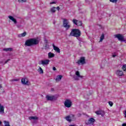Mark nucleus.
Here are the masks:
<instances>
[{
  "label": "nucleus",
  "instance_id": "nucleus-1",
  "mask_svg": "<svg viewBox=\"0 0 126 126\" xmlns=\"http://www.w3.org/2000/svg\"><path fill=\"white\" fill-rule=\"evenodd\" d=\"M39 44V40L36 38H30L27 39L25 42V45L27 47H31Z\"/></svg>",
  "mask_w": 126,
  "mask_h": 126
},
{
  "label": "nucleus",
  "instance_id": "nucleus-2",
  "mask_svg": "<svg viewBox=\"0 0 126 126\" xmlns=\"http://www.w3.org/2000/svg\"><path fill=\"white\" fill-rule=\"evenodd\" d=\"M69 36H71V37H76L77 38H79V37L81 36V32H80V30L77 29H71Z\"/></svg>",
  "mask_w": 126,
  "mask_h": 126
},
{
  "label": "nucleus",
  "instance_id": "nucleus-3",
  "mask_svg": "<svg viewBox=\"0 0 126 126\" xmlns=\"http://www.w3.org/2000/svg\"><path fill=\"white\" fill-rule=\"evenodd\" d=\"M63 27L66 29V30H68V29L70 28V25H69V22L68 21V20L64 19L63 20Z\"/></svg>",
  "mask_w": 126,
  "mask_h": 126
},
{
  "label": "nucleus",
  "instance_id": "nucleus-4",
  "mask_svg": "<svg viewBox=\"0 0 126 126\" xmlns=\"http://www.w3.org/2000/svg\"><path fill=\"white\" fill-rule=\"evenodd\" d=\"M74 115L73 114H70V115H68L66 116L64 119L67 121V122H68L69 123H70L72 122V120H74Z\"/></svg>",
  "mask_w": 126,
  "mask_h": 126
},
{
  "label": "nucleus",
  "instance_id": "nucleus-5",
  "mask_svg": "<svg viewBox=\"0 0 126 126\" xmlns=\"http://www.w3.org/2000/svg\"><path fill=\"white\" fill-rule=\"evenodd\" d=\"M64 105L66 108H70L72 105V102L69 99H65L64 102Z\"/></svg>",
  "mask_w": 126,
  "mask_h": 126
},
{
  "label": "nucleus",
  "instance_id": "nucleus-6",
  "mask_svg": "<svg viewBox=\"0 0 126 126\" xmlns=\"http://www.w3.org/2000/svg\"><path fill=\"white\" fill-rule=\"evenodd\" d=\"M72 22L73 24H75V25H76L77 26H81L82 25V22L81 21L75 19H73Z\"/></svg>",
  "mask_w": 126,
  "mask_h": 126
},
{
  "label": "nucleus",
  "instance_id": "nucleus-7",
  "mask_svg": "<svg viewBox=\"0 0 126 126\" xmlns=\"http://www.w3.org/2000/svg\"><path fill=\"white\" fill-rule=\"evenodd\" d=\"M21 81L22 82V84H23V85H28L29 83V80L27 77L22 78Z\"/></svg>",
  "mask_w": 126,
  "mask_h": 126
},
{
  "label": "nucleus",
  "instance_id": "nucleus-8",
  "mask_svg": "<svg viewBox=\"0 0 126 126\" xmlns=\"http://www.w3.org/2000/svg\"><path fill=\"white\" fill-rule=\"evenodd\" d=\"M115 36V38H117V39H118L119 41H121L122 42H125V41H126L124 39L123 35L121 34H116Z\"/></svg>",
  "mask_w": 126,
  "mask_h": 126
},
{
  "label": "nucleus",
  "instance_id": "nucleus-9",
  "mask_svg": "<svg viewBox=\"0 0 126 126\" xmlns=\"http://www.w3.org/2000/svg\"><path fill=\"white\" fill-rule=\"evenodd\" d=\"M95 119L93 118H90L88 121H86V125H94Z\"/></svg>",
  "mask_w": 126,
  "mask_h": 126
},
{
  "label": "nucleus",
  "instance_id": "nucleus-10",
  "mask_svg": "<svg viewBox=\"0 0 126 126\" xmlns=\"http://www.w3.org/2000/svg\"><path fill=\"white\" fill-rule=\"evenodd\" d=\"M49 63H50V60L48 59L41 60V63H39V64H42L43 65H47V64H49Z\"/></svg>",
  "mask_w": 126,
  "mask_h": 126
},
{
  "label": "nucleus",
  "instance_id": "nucleus-11",
  "mask_svg": "<svg viewBox=\"0 0 126 126\" xmlns=\"http://www.w3.org/2000/svg\"><path fill=\"white\" fill-rule=\"evenodd\" d=\"M85 63V58L81 57L80 59L77 61V63H78V64H80V63L84 64Z\"/></svg>",
  "mask_w": 126,
  "mask_h": 126
},
{
  "label": "nucleus",
  "instance_id": "nucleus-12",
  "mask_svg": "<svg viewBox=\"0 0 126 126\" xmlns=\"http://www.w3.org/2000/svg\"><path fill=\"white\" fill-rule=\"evenodd\" d=\"M46 98L47 101H53V100H55V95H52V96L46 95Z\"/></svg>",
  "mask_w": 126,
  "mask_h": 126
},
{
  "label": "nucleus",
  "instance_id": "nucleus-13",
  "mask_svg": "<svg viewBox=\"0 0 126 126\" xmlns=\"http://www.w3.org/2000/svg\"><path fill=\"white\" fill-rule=\"evenodd\" d=\"M116 74L118 76H123V75H124V72H123L122 70H117Z\"/></svg>",
  "mask_w": 126,
  "mask_h": 126
},
{
  "label": "nucleus",
  "instance_id": "nucleus-14",
  "mask_svg": "<svg viewBox=\"0 0 126 126\" xmlns=\"http://www.w3.org/2000/svg\"><path fill=\"white\" fill-rule=\"evenodd\" d=\"M53 50H54V51H56L57 52V53H61V49H60L59 48V47H58V46H55V44H53Z\"/></svg>",
  "mask_w": 126,
  "mask_h": 126
},
{
  "label": "nucleus",
  "instance_id": "nucleus-15",
  "mask_svg": "<svg viewBox=\"0 0 126 126\" xmlns=\"http://www.w3.org/2000/svg\"><path fill=\"white\" fill-rule=\"evenodd\" d=\"M0 114H4V107L0 103Z\"/></svg>",
  "mask_w": 126,
  "mask_h": 126
},
{
  "label": "nucleus",
  "instance_id": "nucleus-16",
  "mask_svg": "<svg viewBox=\"0 0 126 126\" xmlns=\"http://www.w3.org/2000/svg\"><path fill=\"white\" fill-rule=\"evenodd\" d=\"M8 17L10 19V20L13 21L14 24H16L17 23V21H16V19H14V17H12V16H8Z\"/></svg>",
  "mask_w": 126,
  "mask_h": 126
},
{
  "label": "nucleus",
  "instance_id": "nucleus-17",
  "mask_svg": "<svg viewBox=\"0 0 126 126\" xmlns=\"http://www.w3.org/2000/svg\"><path fill=\"white\" fill-rule=\"evenodd\" d=\"M63 78V75H58L56 78V81L58 82V81H61Z\"/></svg>",
  "mask_w": 126,
  "mask_h": 126
},
{
  "label": "nucleus",
  "instance_id": "nucleus-18",
  "mask_svg": "<svg viewBox=\"0 0 126 126\" xmlns=\"http://www.w3.org/2000/svg\"><path fill=\"white\" fill-rule=\"evenodd\" d=\"M27 34V33L26 32H25L23 33L18 34V37L19 38H21V37H25Z\"/></svg>",
  "mask_w": 126,
  "mask_h": 126
},
{
  "label": "nucleus",
  "instance_id": "nucleus-19",
  "mask_svg": "<svg viewBox=\"0 0 126 126\" xmlns=\"http://www.w3.org/2000/svg\"><path fill=\"white\" fill-rule=\"evenodd\" d=\"M75 75L77 76V77H79L80 78H83V76L80 75V73L78 71H77L75 72Z\"/></svg>",
  "mask_w": 126,
  "mask_h": 126
},
{
  "label": "nucleus",
  "instance_id": "nucleus-20",
  "mask_svg": "<svg viewBox=\"0 0 126 126\" xmlns=\"http://www.w3.org/2000/svg\"><path fill=\"white\" fill-rule=\"evenodd\" d=\"M48 58L51 59V58H54V57H55V54L52 53V52H49V53H48Z\"/></svg>",
  "mask_w": 126,
  "mask_h": 126
},
{
  "label": "nucleus",
  "instance_id": "nucleus-21",
  "mask_svg": "<svg viewBox=\"0 0 126 126\" xmlns=\"http://www.w3.org/2000/svg\"><path fill=\"white\" fill-rule=\"evenodd\" d=\"M105 38V34L104 33H102L101 36L100 37L99 43L101 42H103V40Z\"/></svg>",
  "mask_w": 126,
  "mask_h": 126
},
{
  "label": "nucleus",
  "instance_id": "nucleus-22",
  "mask_svg": "<svg viewBox=\"0 0 126 126\" xmlns=\"http://www.w3.org/2000/svg\"><path fill=\"white\" fill-rule=\"evenodd\" d=\"M37 71L39 72L40 74H43L44 73V71H43V69L41 67H39V68L37 69Z\"/></svg>",
  "mask_w": 126,
  "mask_h": 126
},
{
  "label": "nucleus",
  "instance_id": "nucleus-23",
  "mask_svg": "<svg viewBox=\"0 0 126 126\" xmlns=\"http://www.w3.org/2000/svg\"><path fill=\"white\" fill-rule=\"evenodd\" d=\"M29 119V120H38V118L37 116H32V117H30Z\"/></svg>",
  "mask_w": 126,
  "mask_h": 126
},
{
  "label": "nucleus",
  "instance_id": "nucleus-24",
  "mask_svg": "<svg viewBox=\"0 0 126 126\" xmlns=\"http://www.w3.org/2000/svg\"><path fill=\"white\" fill-rule=\"evenodd\" d=\"M56 7H52L50 9V11H51V12H52V13H55V12H56Z\"/></svg>",
  "mask_w": 126,
  "mask_h": 126
},
{
  "label": "nucleus",
  "instance_id": "nucleus-25",
  "mask_svg": "<svg viewBox=\"0 0 126 126\" xmlns=\"http://www.w3.org/2000/svg\"><path fill=\"white\" fill-rule=\"evenodd\" d=\"M3 51H5V52L11 51H12V48H4L3 49Z\"/></svg>",
  "mask_w": 126,
  "mask_h": 126
},
{
  "label": "nucleus",
  "instance_id": "nucleus-26",
  "mask_svg": "<svg viewBox=\"0 0 126 126\" xmlns=\"http://www.w3.org/2000/svg\"><path fill=\"white\" fill-rule=\"evenodd\" d=\"M122 68L124 71H126V64H124Z\"/></svg>",
  "mask_w": 126,
  "mask_h": 126
},
{
  "label": "nucleus",
  "instance_id": "nucleus-27",
  "mask_svg": "<svg viewBox=\"0 0 126 126\" xmlns=\"http://www.w3.org/2000/svg\"><path fill=\"white\" fill-rule=\"evenodd\" d=\"M105 114H106V113H105V111L101 110V111L100 112V115H101V117H104V116H105Z\"/></svg>",
  "mask_w": 126,
  "mask_h": 126
},
{
  "label": "nucleus",
  "instance_id": "nucleus-28",
  "mask_svg": "<svg viewBox=\"0 0 126 126\" xmlns=\"http://www.w3.org/2000/svg\"><path fill=\"white\" fill-rule=\"evenodd\" d=\"M111 2H113L115 3H117L118 2V0H109Z\"/></svg>",
  "mask_w": 126,
  "mask_h": 126
},
{
  "label": "nucleus",
  "instance_id": "nucleus-29",
  "mask_svg": "<svg viewBox=\"0 0 126 126\" xmlns=\"http://www.w3.org/2000/svg\"><path fill=\"white\" fill-rule=\"evenodd\" d=\"M108 104L110 106V107H113V105H114V103L112 101H109Z\"/></svg>",
  "mask_w": 126,
  "mask_h": 126
},
{
  "label": "nucleus",
  "instance_id": "nucleus-30",
  "mask_svg": "<svg viewBox=\"0 0 126 126\" xmlns=\"http://www.w3.org/2000/svg\"><path fill=\"white\" fill-rule=\"evenodd\" d=\"M101 111L102 110H99V111H95V114H96V115H101Z\"/></svg>",
  "mask_w": 126,
  "mask_h": 126
},
{
  "label": "nucleus",
  "instance_id": "nucleus-31",
  "mask_svg": "<svg viewBox=\"0 0 126 126\" xmlns=\"http://www.w3.org/2000/svg\"><path fill=\"white\" fill-rule=\"evenodd\" d=\"M27 0H18L19 2H26Z\"/></svg>",
  "mask_w": 126,
  "mask_h": 126
},
{
  "label": "nucleus",
  "instance_id": "nucleus-32",
  "mask_svg": "<svg viewBox=\"0 0 126 126\" xmlns=\"http://www.w3.org/2000/svg\"><path fill=\"white\" fill-rule=\"evenodd\" d=\"M18 80H19V79H14L11 80V81H18Z\"/></svg>",
  "mask_w": 126,
  "mask_h": 126
},
{
  "label": "nucleus",
  "instance_id": "nucleus-33",
  "mask_svg": "<svg viewBox=\"0 0 126 126\" xmlns=\"http://www.w3.org/2000/svg\"><path fill=\"white\" fill-rule=\"evenodd\" d=\"M9 61H10V59H8L7 61H6L5 62V64L7 63H8V62H9Z\"/></svg>",
  "mask_w": 126,
  "mask_h": 126
},
{
  "label": "nucleus",
  "instance_id": "nucleus-34",
  "mask_svg": "<svg viewBox=\"0 0 126 126\" xmlns=\"http://www.w3.org/2000/svg\"><path fill=\"white\" fill-rule=\"evenodd\" d=\"M56 9H57V10H58V11H60V6H57V7H56Z\"/></svg>",
  "mask_w": 126,
  "mask_h": 126
},
{
  "label": "nucleus",
  "instance_id": "nucleus-35",
  "mask_svg": "<svg viewBox=\"0 0 126 126\" xmlns=\"http://www.w3.org/2000/svg\"><path fill=\"white\" fill-rule=\"evenodd\" d=\"M55 3H56V2H55V1L50 2V4H54Z\"/></svg>",
  "mask_w": 126,
  "mask_h": 126
},
{
  "label": "nucleus",
  "instance_id": "nucleus-36",
  "mask_svg": "<svg viewBox=\"0 0 126 126\" xmlns=\"http://www.w3.org/2000/svg\"><path fill=\"white\" fill-rule=\"evenodd\" d=\"M53 69L54 70H57V68H56V67H53Z\"/></svg>",
  "mask_w": 126,
  "mask_h": 126
},
{
  "label": "nucleus",
  "instance_id": "nucleus-37",
  "mask_svg": "<svg viewBox=\"0 0 126 126\" xmlns=\"http://www.w3.org/2000/svg\"><path fill=\"white\" fill-rule=\"evenodd\" d=\"M112 57H113V58H115V57H117V55H112Z\"/></svg>",
  "mask_w": 126,
  "mask_h": 126
},
{
  "label": "nucleus",
  "instance_id": "nucleus-38",
  "mask_svg": "<svg viewBox=\"0 0 126 126\" xmlns=\"http://www.w3.org/2000/svg\"><path fill=\"white\" fill-rule=\"evenodd\" d=\"M122 126H126V124L124 123L122 125Z\"/></svg>",
  "mask_w": 126,
  "mask_h": 126
},
{
  "label": "nucleus",
  "instance_id": "nucleus-39",
  "mask_svg": "<svg viewBox=\"0 0 126 126\" xmlns=\"http://www.w3.org/2000/svg\"><path fill=\"white\" fill-rule=\"evenodd\" d=\"M80 116H81V114L80 113H79V114H78V117H80Z\"/></svg>",
  "mask_w": 126,
  "mask_h": 126
},
{
  "label": "nucleus",
  "instance_id": "nucleus-40",
  "mask_svg": "<svg viewBox=\"0 0 126 126\" xmlns=\"http://www.w3.org/2000/svg\"><path fill=\"white\" fill-rule=\"evenodd\" d=\"M1 88H2V87L1 86V85H0V89Z\"/></svg>",
  "mask_w": 126,
  "mask_h": 126
},
{
  "label": "nucleus",
  "instance_id": "nucleus-41",
  "mask_svg": "<svg viewBox=\"0 0 126 126\" xmlns=\"http://www.w3.org/2000/svg\"><path fill=\"white\" fill-rule=\"evenodd\" d=\"M69 126H75L74 125H70Z\"/></svg>",
  "mask_w": 126,
  "mask_h": 126
},
{
  "label": "nucleus",
  "instance_id": "nucleus-42",
  "mask_svg": "<svg viewBox=\"0 0 126 126\" xmlns=\"http://www.w3.org/2000/svg\"><path fill=\"white\" fill-rule=\"evenodd\" d=\"M0 125H1V121H0Z\"/></svg>",
  "mask_w": 126,
  "mask_h": 126
},
{
  "label": "nucleus",
  "instance_id": "nucleus-43",
  "mask_svg": "<svg viewBox=\"0 0 126 126\" xmlns=\"http://www.w3.org/2000/svg\"><path fill=\"white\" fill-rule=\"evenodd\" d=\"M0 63H2V62H0Z\"/></svg>",
  "mask_w": 126,
  "mask_h": 126
},
{
  "label": "nucleus",
  "instance_id": "nucleus-44",
  "mask_svg": "<svg viewBox=\"0 0 126 126\" xmlns=\"http://www.w3.org/2000/svg\"><path fill=\"white\" fill-rule=\"evenodd\" d=\"M75 80H78V79H75Z\"/></svg>",
  "mask_w": 126,
  "mask_h": 126
},
{
  "label": "nucleus",
  "instance_id": "nucleus-45",
  "mask_svg": "<svg viewBox=\"0 0 126 126\" xmlns=\"http://www.w3.org/2000/svg\"><path fill=\"white\" fill-rule=\"evenodd\" d=\"M125 118H126V115H125Z\"/></svg>",
  "mask_w": 126,
  "mask_h": 126
}]
</instances>
